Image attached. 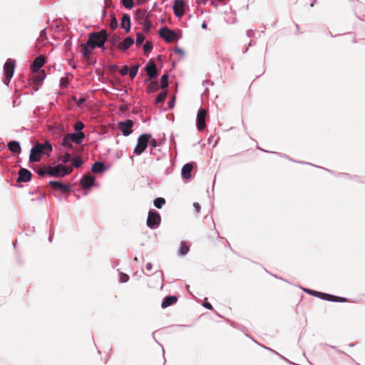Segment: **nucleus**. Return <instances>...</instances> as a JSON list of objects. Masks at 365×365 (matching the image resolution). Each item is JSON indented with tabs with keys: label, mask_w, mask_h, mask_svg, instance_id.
<instances>
[{
	"label": "nucleus",
	"mask_w": 365,
	"mask_h": 365,
	"mask_svg": "<svg viewBox=\"0 0 365 365\" xmlns=\"http://www.w3.org/2000/svg\"><path fill=\"white\" fill-rule=\"evenodd\" d=\"M110 168L109 165H106L101 161H95L91 168L93 173L101 174Z\"/></svg>",
	"instance_id": "obj_24"
},
{
	"label": "nucleus",
	"mask_w": 365,
	"mask_h": 365,
	"mask_svg": "<svg viewBox=\"0 0 365 365\" xmlns=\"http://www.w3.org/2000/svg\"><path fill=\"white\" fill-rule=\"evenodd\" d=\"M16 66V61L14 59L9 58L6 61L3 66V72L4 76V83L9 86L11 79L14 73V68Z\"/></svg>",
	"instance_id": "obj_5"
},
{
	"label": "nucleus",
	"mask_w": 365,
	"mask_h": 365,
	"mask_svg": "<svg viewBox=\"0 0 365 365\" xmlns=\"http://www.w3.org/2000/svg\"><path fill=\"white\" fill-rule=\"evenodd\" d=\"M259 150H261L263 152H265V153H274L276 155H277L278 156H280V157H283L284 158H287L290 161H293V162H295V163H301V164H307V165H310L312 166H314V167H317V168H321V169H323L324 170H326L327 172L328 173H334V171L333 170H331L329 169H327V168H322V167H320V166H317L315 165H313L312 163H306V162H304V161H297V160H294L292 158H291L290 157H289L288 155H285V154H282L280 153H278V152H272V151H269V150H264V149H262L260 148H259Z\"/></svg>",
	"instance_id": "obj_20"
},
{
	"label": "nucleus",
	"mask_w": 365,
	"mask_h": 365,
	"mask_svg": "<svg viewBox=\"0 0 365 365\" xmlns=\"http://www.w3.org/2000/svg\"><path fill=\"white\" fill-rule=\"evenodd\" d=\"M120 3L125 8L129 10H131L135 6L133 0H120Z\"/></svg>",
	"instance_id": "obj_48"
},
{
	"label": "nucleus",
	"mask_w": 365,
	"mask_h": 365,
	"mask_svg": "<svg viewBox=\"0 0 365 365\" xmlns=\"http://www.w3.org/2000/svg\"><path fill=\"white\" fill-rule=\"evenodd\" d=\"M129 279H130V277L128 274L124 273V272H120V274H119L120 282L125 283V282H128Z\"/></svg>",
	"instance_id": "obj_52"
},
{
	"label": "nucleus",
	"mask_w": 365,
	"mask_h": 365,
	"mask_svg": "<svg viewBox=\"0 0 365 365\" xmlns=\"http://www.w3.org/2000/svg\"><path fill=\"white\" fill-rule=\"evenodd\" d=\"M8 149L14 154H20L21 148L20 143L17 140H11L7 144Z\"/></svg>",
	"instance_id": "obj_29"
},
{
	"label": "nucleus",
	"mask_w": 365,
	"mask_h": 365,
	"mask_svg": "<svg viewBox=\"0 0 365 365\" xmlns=\"http://www.w3.org/2000/svg\"><path fill=\"white\" fill-rule=\"evenodd\" d=\"M143 51L145 55H149V53L152 51L153 48V43L149 41H146L145 43L143 45Z\"/></svg>",
	"instance_id": "obj_47"
},
{
	"label": "nucleus",
	"mask_w": 365,
	"mask_h": 365,
	"mask_svg": "<svg viewBox=\"0 0 365 365\" xmlns=\"http://www.w3.org/2000/svg\"><path fill=\"white\" fill-rule=\"evenodd\" d=\"M185 2L182 0H175L173 5V10L175 16L180 19L185 15Z\"/></svg>",
	"instance_id": "obj_16"
},
{
	"label": "nucleus",
	"mask_w": 365,
	"mask_h": 365,
	"mask_svg": "<svg viewBox=\"0 0 365 365\" xmlns=\"http://www.w3.org/2000/svg\"><path fill=\"white\" fill-rule=\"evenodd\" d=\"M108 37L109 34L105 29H103L98 31L90 33L87 42L90 47L95 49L99 48L104 52L106 50L105 43L107 41Z\"/></svg>",
	"instance_id": "obj_1"
},
{
	"label": "nucleus",
	"mask_w": 365,
	"mask_h": 365,
	"mask_svg": "<svg viewBox=\"0 0 365 365\" xmlns=\"http://www.w3.org/2000/svg\"><path fill=\"white\" fill-rule=\"evenodd\" d=\"M48 176L56 178H62L69 175L73 172L71 166L56 163L48 165Z\"/></svg>",
	"instance_id": "obj_2"
},
{
	"label": "nucleus",
	"mask_w": 365,
	"mask_h": 365,
	"mask_svg": "<svg viewBox=\"0 0 365 365\" xmlns=\"http://www.w3.org/2000/svg\"><path fill=\"white\" fill-rule=\"evenodd\" d=\"M143 26V31L148 34H150V29L151 27L153 26V24H152V21H146L145 23V24L142 25Z\"/></svg>",
	"instance_id": "obj_51"
},
{
	"label": "nucleus",
	"mask_w": 365,
	"mask_h": 365,
	"mask_svg": "<svg viewBox=\"0 0 365 365\" xmlns=\"http://www.w3.org/2000/svg\"><path fill=\"white\" fill-rule=\"evenodd\" d=\"M259 150H261L263 152H265V153H274L276 155H277L278 156H280V157H283L284 158H287L290 161H293V162H295V163H301V164H307V165H310L312 166H314V167H317V168H321V169H323L324 170H326L327 172L328 173H334V171L333 170H331L329 169H327V168H322V167H320V166H317L315 165H313L312 163H306V162H304V161H297V160H294L292 158H291L290 157H289L288 155H285V154H282L280 153H278V152H272V151H269V150H264V149H262L260 148H259Z\"/></svg>",
	"instance_id": "obj_18"
},
{
	"label": "nucleus",
	"mask_w": 365,
	"mask_h": 365,
	"mask_svg": "<svg viewBox=\"0 0 365 365\" xmlns=\"http://www.w3.org/2000/svg\"><path fill=\"white\" fill-rule=\"evenodd\" d=\"M46 198V195L44 192H41L40 195L36 198H32L31 201H43Z\"/></svg>",
	"instance_id": "obj_61"
},
{
	"label": "nucleus",
	"mask_w": 365,
	"mask_h": 365,
	"mask_svg": "<svg viewBox=\"0 0 365 365\" xmlns=\"http://www.w3.org/2000/svg\"><path fill=\"white\" fill-rule=\"evenodd\" d=\"M168 93L166 91L160 92L155 100V104H163L167 98Z\"/></svg>",
	"instance_id": "obj_38"
},
{
	"label": "nucleus",
	"mask_w": 365,
	"mask_h": 365,
	"mask_svg": "<svg viewBox=\"0 0 365 365\" xmlns=\"http://www.w3.org/2000/svg\"><path fill=\"white\" fill-rule=\"evenodd\" d=\"M168 80H169L168 73H164L160 78V83H161L160 88L166 89L168 87V86H169Z\"/></svg>",
	"instance_id": "obj_41"
},
{
	"label": "nucleus",
	"mask_w": 365,
	"mask_h": 365,
	"mask_svg": "<svg viewBox=\"0 0 365 365\" xmlns=\"http://www.w3.org/2000/svg\"><path fill=\"white\" fill-rule=\"evenodd\" d=\"M196 166L195 162H189L185 163L181 169V176L185 180H190L192 178V170Z\"/></svg>",
	"instance_id": "obj_13"
},
{
	"label": "nucleus",
	"mask_w": 365,
	"mask_h": 365,
	"mask_svg": "<svg viewBox=\"0 0 365 365\" xmlns=\"http://www.w3.org/2000/svg\"><path fill=\"white\" fill-rule=\"evenodd\" d=\"M134 19L141 25L145 24L146 21H151L150 19H148L144 14L142 9H137L135 10Z\"/></svg>",
	"instance_id": "obj_28"
},
{
	"label": "nucleus",
	"mask_w": 365,
	"mask_h": 365,
	"mask_svg": "<svg viewBox=\"0 0 365 365\" xmlns=\"http://www.w3.org/2000/svg\"><path fill=\"white\" fill-rule=\"evenodd\" d=\"M46 63V58L42 55H39L36 56L31 63L30 69L32 72H38L41 70H42L41 68L44 66Z\"/></svg>",
	"instance_id": "obj_15"
},
{
	"label": "nucleus",
	"mask_w": 365,
	"mask_h": 365,
	"mask_svg": "<svg viewBox=\"0 0 365 365\" xmlns=\"http://www.w3.org/2000/svg\"><path fill=\"white\" fill-rule=\"evenodd\" d=\"M79 183L82 188L90 190L96 185V177L88 173L84 174Z\"/></svg>",
	"instance_id": "obj_11"
},
{
	"label": "nucleus",
	"mask_w": 365,
	"mask_h": 365,
	"mask_svg": "<svg viewBox=\"0 0 365 365\" xmlns=\"http://www.w3.org/2000/svg\"><path fill=\"white\" fill-rule=\"evenodd\" d=\"M37 145L40 147V149L43 151V155L49 156L53 150L52 144L49 141H46L44 143H38Z\"/></svg>",
	"instance_id": "obj_31"
},
{
	"label": "nucleus",
	"mask_w": 365,
	"mask_h": 365,
	"mask_svg": "<svg viewBox=\"0 0 365 365\" xmlns=\"http://www.w3.org/2000/svg\"><path fill=\"white\" fill-rule=\"evenodd\" d=\"M140 64H136L128 69V74L131 79H133L138 74Z\"/></svg>",
	"instance_id": "obj_40"
},
{
	"label": "nucleus",
	"mask_w": 365,
	"mask_h": 365,
	"mask_svg": "<svg viewBox=\"0 0 365 365\" xmlns=\"http://www.w3.org/2000/svg\"><path fill=\"white\" fill-rule=\"evenodd\" d=\"M110 20L108 24L110 29L115 31L119 26L118 21L113 12L110 13Z\"/></svg>",
	"instance_id": "obj_36"
},
{
	"label": "nucleus",
	"mask_w": 365,
	"mask_h": 365,
	"mask_svg": "<svg viewBox=\"0 0 365 365\" xmlns=\"http://www.w3.org/2000/svg\"><path fill=\"white\" fill-rule=\"evenodd\" d=\"M71 158H72V155L68 152H66L63 155H62L61 156H60L58 158V161H61L62 162L61 164H63L66 165V164H67L68 163L70 162Z\"/></svg>",
	"instance_id": "obj_43"
},
{
	"label": "nucleus",
	"mask_w": 365,
	"mask_h": 365,
	"mask_svg": "<svg viewBox=\"0 0 365 365\" xmlns=\"http://www.w3.org/2000/svg\"><path fill=\"white\" fill-rule=\"evenodd\" d=\"M82 46V51L81 53L83 57L86 58H91V56L93 54V51L95 48H93L92 47L89 46V44H88V42L83 43L81 45Z\"/></svg>",
	"instance_id": "obj_32"
},
{
	"label": "nucleus",
	"mask_w": 365,
	"mask_h": 365,
	"mask_svg": "<svg viewBox=\"0 0 365 365\" xmlns=\"http://www.w3.org/2000/svg\"><path fill=\"white\" fill-rule=\"evenodd\" d=\"M144 14L148 17V19H150V18L153 16L152 12L148 11L146 9H142Z\"/></svg>",
	"instance_id": "obj_64"
},
{
	"label": "nucleus",
	"mask_w": 365,
	"mask_h": 365,
	"mask_svg": "<svg viewBox=\"0 0 365 365\" xmlns=\"http://www.w3.org/2000/svg\"><path fill=\"white\" fill-rule=\"evenodd\" d=\"M86 63H87V65L88 66H91V65H94L96 63V59H93L92 56H91V58H86Z\"/></svg>",
	"instance_id": "obj_63"
},
{
	"label": "nucleus",
	"mask_w": 365,
	"mask_h": 365,
	"mask_svg": "<svg viewBox=\"0 0 365 365\" xmlns=\"http://www.w3.org/2000/svg\"><path fill=\"white\" fill-rule=\"evenodd\" d=\"M160 142L158 141L155 138H153L151 137V140L150 141H149V145H150V153L151 155H155V149L157 148V147H159L160 145Z\"/></svg>",
	"instance_id": "obj_39"
},
{
	"label": "nucleus",
	"mask_w": 365,
	"mask_h": 365,
	"mask_svg": "<svg viewBox=\"0 0 365 365\" xmlns=\"http://www.w3.org/2000/svg\"><path fill=\"white\" fill-rule=\"evenodd\" d=\"M145 39V38L144 35L141 32H138L136 34V39L135 40V43H136L137 46H140L143 44Z\"/></svg>",
	"instance_id": "obj_49"
},
{
	"label": "nucleus",
	"mask_w": 365,
	"mask_h": 365,
	"mask_svg": "<svg viewBox=\"0 0 365 365\" xmlns=\"http://www.w3.org/2000/svg\"><path fill=\"white\" fill-rule=\"evenodd\" d=\"M159 88H160V86L158 82L157 81H154L148 84L147 87V92L148 93H153L156 92Z\"/></svg>",
	"instance_id": "obj_37"
},
{
	"label": "nucleus",
	"mask_w": 365,
	"mask_h": 365,
	"mask_svg": "<svg viewBox=\"0 0 365 365\" xmlns=\"http://www.w3.org/2000/svg\"><path fill=\"white\" fill-rule=\"evenodd\" d=\"M262 347L267 350H269L271 352L278 355L279 356L280 359H283L284 361H285L287 359L286 357H284V356L281 355L280 354H279L278 352H277L276 351L273 350L272 349L269 348V347H267V346H262Z\"/></svg>",
	"instance_id": "obj_58"
},
{
	"label": "nucleus",
	"mask_w": 365,
	"mask_h": 365,
	"mask_svg": "<svg viewBox=\"0 0 365 365\" xmlns=\"http://www.w3.org/2000/svg\"><path fill=\"white\" fill-rule=\"evenodd\" d=\"M158 35L166 43L178 42L182 38V31H174L168 26L161 27L158 31Z\"/></svg>",
	"instance_id": "obj_3"
},
{
	"label": "nucleus",
	"mask_w": 365,
	"mask_h": 365,
	"mask_svg": "<svg viewBox=\"0 0 365 365\" xmlns=\"http://www.w3.org/2000/svg\"><path fill=\"white\" fill-rule=\"evenodd\" d=\"M64 46L66 47V51H69L71 48V46H72V41L71 39H67L65 42H64Z\"/></svg>",
	"instance_id": "obj_62"
},
{
	"label": "nucleus",
	"mask_w": 365,
	"mask_h": 365,
	"mask_svg": "<svg viewBox=\"0 0 365 365\" xmlns=\"http://www.w3.org/2000/svg\"><path fill=\"white\" fill-rule=\"evenodd\" d=\"M73 142L70 141L69 138L66 135H64L61 142V145L65 148L67 150H75L76 147L73 145Z\"/></svg>",
	"instance_id": "obj_33"
},
{
	"label": "nucleus",
	"mask_w": 365,
	"mask_h": 365,
	"mask_svg": "<svg viewBox=\"0 0 365 365\" xmlns=\"http://www.w3.org/2000/svg\"><path fill=\"white\" fill-rule=\"evenodd\" d=\"M85 163V160L79 155H76L71 163V167L75 168H81Z\"/></svg>",
	"instance_id": "obj_34"
},
{
	"label": "nucleus",
	"mask_w": 365,
	"mask_h": 365,
	"mask_svg": "<svg viewBox=\"0 0 365 365\" xmlns=\"http://www.w3.org/2000/svg\"><path fill=\"white\" fill-rule=\"evenodd\" d=\"M144 69L148 76V78L144 79V83H148L151 80L156 79L159 76L156 65L153 58L148 61Z\"/></svg>",
	"instance_id": "obj_8"
},
{
	"label": "nucleus",
	"mask_w": 365,
	"mask_h": 365,
	"mask_svg": "<svg viewBox=\"0 0 365 365\" xmlns=\"http://www.w3.org/2000/svg\"><path fill=\"white\" fill-rule=\"evenodd\" d=\"M133 125L134 123L131 119H126L125 120L119 121L118 123V129L125 137L130 135L133 133Z\"/></svg>",
	"instance_id": "obj_10"
},
{
	"label": "nucleus",
	"mask_w": 365,
	"mask_h": 365,
	"mask_svg": "<svg viewBox=\"0 0 365 365\" xmlns=\"http://www.w3.org/2000/svg\"><path fill=\"white\" fill-rule=\"evenodd\" d=\"M30 86H31V95H34L35 92L39 90L41 86L38 84H34V83L31 81H30Z\"/></svg>",
	"instance_id": "obj_54"
},
{
	"label": "nucleus",
	"mask_w": 365,
	"mask_h": 365,
	"mask_svg": "<svg viewBox=\"0 0 365 365\" xmlns=\"http://www.w3.org/2000/svg\"><path fill=\"white\" fill-rule=\"evenodd\" d=\"M152 134L145 133L140 134L137 140V144L133 149V153L136 155H141L148 148Z\"/></svg>",
	"instance_id": "obj_4"
},
{
	"label": "nucleus",
	"mask_w": 365,
	"mask_h": 365,
	"mask_svg": "<svg viewBox=\"0 0 365 365\" xmlns=\"http://www.w3.org/2000/svg\"><path fill=\"white\" fill-rule=\"evenodd\" d=\"M178 298L176 295H167L163 298L161 302V307L165 309L172 306L178 302Z\"/></svg>",
	"instance_id": "obj_27"
},
{
	"label": "nucleus",
	"mask_w": 365,
	"mask_h": 365,
	"mask_svg": "<svg viewBox=\"0 0 365 365\" xmlns=\"http://www.w3.org/2000/svg\"><path fill=\"white\" fill-rule=\"evenodd\" d=\"M33 170L39 176H44V175L48 176V165L46 167H44V168H33Z\"/></svg>",
	"instance_id": "obj_44"
},
{
	"label": "nucleus",
	"mask_w": 365,
	"mask_h": 365,
	"mask_svg": "<svg viewBox=\"0 0 365 365\" xmlns=\"http://www.w3.org/2000/svg\"><path fill=\"white\" fill-rule=\"evenodd\" d=\"M43 151L40 149V147L36 143L32 146L29 154V162L38 163L41 160Z\"/></svg>",
	"instance_id": "obj_14"
},
{
	"label": "nucleus",
	"mask_w": 365,
	"mask_h": 365,
	"mask_svg": "<svg viewBox=\"0 0 365 365\" xmlns=\"http://www.w3.org/2000/svg\"><path fill=\"white\" fill-rule=\"evenodd\" d=\"M85 125L83 122L78 120L77 123L74 125V133H80L81 135H85V133L83 132V129L84 128Z\"/></svg>",
	"instance_id": "obj_46"
},
{
	"label": "nucleus",
	"mask_w": 365,
	"mask_h": 365,
	"mask_svg": "<svg viewBox=\"0 0 365 365\" xmlns=\"http://www.w3.org/2000/svg\"><path fill=\"white\" fill-rule=\"evenodd\" d=\"M302 289L307 294H309L311 296L317 297L319 299L325 300V301L329 302V300L331 299L330 298L331 297V294H327V293L316 291V290L308 289V288H302Z\"/></svg>",
	"instance_id": "obj_21"
},
{
	"label": "nucleus",
	"mask_w": 365,
	"mask_h": 365,
	"mask_svg": "<svg viewBox=\"0 0 365 365\" xmlns=\"http://www.w3.org/2000/svg\"><path fill=\"white\" fill-rule=\"evenodd\" d=\"M32 173L30 170L25 168L21 167L18 171V177L16 178V184L14 185L11 183V185L15 186L19 188L23 187V185H20L21 182H29L32 179Z\"/></svg>",
	"instance_id": "obj_7"
},
{
	"label": "nucleus",
	"mask_w": 365,
	"mask_h": 365,
	"mask_svg": "<svg viewBox=\"0 0 365 365\" xmlns=\"http://www.w3.org/2000/svg\"><path fill=\"white\" fill-rule=\"evenodd\" d=\"M120 36L116 34H109V37L108 38L107 41L110 45V53L114 52V48H116L118 50V46L120 44Z\"/></svg>",
	"instance_id": "obj_22"
},
{
	"label": "nucleus",
	"mask_w": 365,
	"mask_h": 365,
	"mask_svg": "<svg viewBox=\"0 0 365 365\" xmlns=\"http://www.w3.org/2000/svg\"><path fill=\"white\" fill-rule=\"evenodd\" d=\"M259 150H261L263 152H265V153H274L276 155H277L278 156H280V157H283L284 158H287L290 161H293V162H295V163H301V164H307V165H310L312 166H314V167H317V168H321V169H323L324 170H326L327 172L328 173H334V171L333 170H331L329 169H327V168H322V167H320V166H317L315 165H313L312 163H306V162H304V161H297V160H294L292 158H291L290 157H289L288 155H285V154H282L280 153H278V152H272V151H269V150H264V149H262L260 148H259Z\"/></svg>",
	"instance_id": "obj_19"
},
{
	"label": "nucleus",
	"mask_w": 365,
	"mask_h": 365,
	"mask_svg": "<svg viewBox=\"0 0 365 365\" xmlns=\"http://www.w3.org/2000/svg\"><path fill=\"white\" fill-rule=\"evenodd\" d=\"M207 110L205 108H200L196 116V127L199 131H202L206 127L205 118Z\"/></svg>",
	"instance_id": "obj_12"
},
{
	"label": "nucleus",
	"mask_w": 365,
	"mask_h": 365,
	"mask_svg": "<svg viewBox=\"0 0 365 365\" xmlns=\"http://www.w3.org/2000/svg\"><path fill=\"white\" fill-rule=\"evenodd\" d=\"M330 298L331 299H330L329 302H341V303H344V302H349V299L348 298L343 297H339V296H336V295H334V294H331V297Z\"/></svg>",
	"instance_id": "obj_45"
},
{
	"label": "nucleus",
	"mask_w": 365,
	"mask_h": 365,
	"mask_svg": "<svg viewBox=\"0 0 365 365\" xmlns=\"http://www.w3.org/2000/svg\"><path fill=\"white\" fill-rule=\"evenodd\" d=\"M34 74L31 78L30 81H33L34 84H38L41 86L44 79L46 77V74L44 70H41L38 72H34Z\"/></svg>",
	"instance_id": "obj_26"
},
{
	"label": "nucleus",
	"mask_w": 365,
	"mask_h": 365,
	"mask_svg": "<svg viewBox=\"0 0 365 365\" xmlns=\"http://www.w3.org/2000/svg\"><path fill=\"white\" fill-rule=\"evenodd\" d=\"M48 185L53 190H58L63 194L70 192L71 188V184H66L61 180H50Z\"/></svg>",
	"instance_id": "obj_9"
},
{
	"label": "nucleus",
	"mask_w": 365,
	"mask_h": 365,
	"mask_svg": "<svg viewBox=\"0 0 365 365\" xmlns=\"http://www.w3.org/2000/svg\"><path fill=\"white\" fill-rule=\"evenodd\" d=\"M69 82L67 78L62 77L59 81V86L62 88H67L68 86Z\"/></svg>",
	"instance_id": "obj_53"
},
{
	"label": "nucleus",
	"mask_w": 365,
	"mask_h": 365,
	"mask_svg": "<svg viewBox=\"0 0 365 365\" xmlns=\"http://www.w3.org/2000/svg\"><path fill=\"white\" fill-rule=\"evenodd\" d=\"M135 43V39L132 36H127L124 38V40L120 42V44L118 46V50L121 52L126 51L128 48H130Z\"/></svg>",
	"instance_id": "obj_25"
},
{
	"label": "nucleus",
	"mask_w": 365,
	"mask_h": 365,
	"mask_svg": "<svg viewBox=\"0 0 365 365\" xmlns=\"http://www.w3.org/2000/svg\"><path fill=\"white\" fill-rule=\"evenodd\" d=\"M120 26L121 29H123L124 30L125 33H126V34H128L130 31L131 18L128 14H127V13L123 14Z\"/></svg>",
	"instance_id": "obj_23"
},
{
	"label": "nucleus",
	"mask_w": 365,
	"mask_h": 365,
	"mask_svg": "<svg viewBox=\"0 0 365 365\" xmlns=\"http://www.w3.org/2000/svg\"><path fill=\"white\" fill-rule=\"evenodd\" d=\"M175 103V96H173L168 103V108L173 109Z\"/></svg>",
	"instance_id": "obj_60"
},
{
	"label": "nucleus",
	"mask_w": 365,
	"mask_h": 365,
	"mask_svg": "<svg viewBox=\"0 0 365 365\" xmlns=\"http://www.w3.org/2000/svg\"><path fill=\"white\" fill-rule=\"evenodd\" d=\"M190 245H188L185 241L180 242V249L178 250V255L180 256L186 255L190 251Z\"/></svg>",
	"instance_id": "obj_35"
},
{
	"label": "nucleus",
	"mask_w": 365,
	"mask_h": 365,
	"mask_svg": "<svg viewBox=\"0 0 365 365\" xmlns=\"http://www.w3.org/2000/svg\"><path fill=\"white\" fill-rule=\"evenodd\" d=\"M165 203V199L162 197H156L153 200V205L158 209H161Z\"/></svg>",
	"instance_id": "obj_42"
},
{
	"label": "nucleus",
	"mask_w": 365,
	"mask_h": 365,
	"mask_svg": "<svg viewBox=\"0 0 365 365\" xmlns=\"http://www.w3.org/2000/svg\"><path fill=\"white\" fill-rule=\"evenodd\" d=\"M259 150H261L263 152H265V153H274L276 155H277L278 156H280V157H283L284 158H287L290 161H293V162H295V163H301V164H307V165H310L312 166H314V167H317V168H321V169H323L324 170H326L327 172L328 173H334V171L333 170H331L329 169H327V168H322V167H320V166H317L315 165H313L312 163H306V162H304V161H297V160H294L292 158H291L290 157H289L288 155H285V154H282L280 153H278V152H272V151H269V150H264V149H262L260 148H259Z\"/></svg>",
	"instance_id": "obj_17"
},
{
	"label": "nucleus",
	"mask_w": 365,
	"mask_h": 365,
	"mask_svg": "<svg viewBox=\"0 0 365 365\" xmlns=\"http://www.w3.org/2000/svg\"><path fill=\"white\" fill-rule=\"evenodd\" d=\"M160 222V212L155 209H150L146 221L147 226L151 230H155L159 227Z\"/></svg>",
	"instance_id": "obj_6"
},
{
	"label": "nucleus",
	"mask_w": 365,
	"mask_h": 365,
	"mask_svg": "<svg viewBox=\"0 0 365 365\" xmlns=\"http://www.w3.org/2000/svg\"><path fill=\"white\" fill-rule=\"evenodd\" d=\"M129 67L127 65L123 66L119 71L120 74L125 76L128 74Z\"/></svg>",
	"instance_id": "obj_57"
},
{
	"label": "nucleus",
	"mask_w": 365,
	"mask_h": 365,
	"mask_svg": "<svg viewBox=\"0 0 365 365\" xmlns=\"http://www.w3.org/2000/svg\"><path fill=\"white\" fill-rule=\"evenodd\" d=\"M336 176L338 177H346V178H350V179H352V180H356V181H359V176H356V175H354V176H351L348 173H339Z\"/></svg>",
	"instance_id": "obj_55"
},
{
	"label": "nucleus",
	"mask_w": 365,
	"mask_h": 365,
	"mask_svg": "<svg viewBox=\"0 0 365 365\" xmlns=\"http://www.w3.org/2000/svg\"><path fill=\"white\" fill-rule=\"evenodd\" d=\"M173 51L176 53L180 54L181 56H184V55H185L184 50L182 48L178 47V46L175 47L173 49Z\"/></svg>",
	"instance_id": "obj_59"
},
{
	"label": "nucleus",
	"mask_w": 365,
	"mask_h": 365,
	"mask_svg": "<svg viewBox=\"0 0 365 365\" xmlns=\"http://www.w3.org/2000/svg\"><path fill=\"white\" fill-rule=\"evenodd\" d=\"M66 135L69 138L70 141H73L74 143L77 145L82 144L86 137V135H81L77 133H69Z\"/></svg>",
	"instance_id": "obj_30"
},
{
	"label": "nucleus",
	"mask_w": 365,
	"mask_h": 365,
	"mask_svg": "<svg viewBox=\"0 0 365 365\" xmlns=\"http://www.w3.org/2000/svg\"><path fill=\"white\" fill-rule=\"evenodd\" d=\"M202 305L203 307H205V309H207L208 310L214 311V308H213L212 305L207 301V298L205 299V301Z\"/></svg>",
	"instance_id": "obj_56"
},
{
	"label": "nucleus",
	"mask_w": 365,
	"mask_h": 365,
	"mask_svg": "<svg viewBox=\"0 0 365 365\" xmlns=\"http://www.w3.org/2000/svg\"><path fill=\"white\" fill-rule=\"evenodd\" d=\"M71 98H72V101L73 102H75L76 104L79 107L82 106L86 102V100L84 98H78L76 96H73Z\"/></svg>",
	"instance_id": "obj_50"
}]
</instances>
